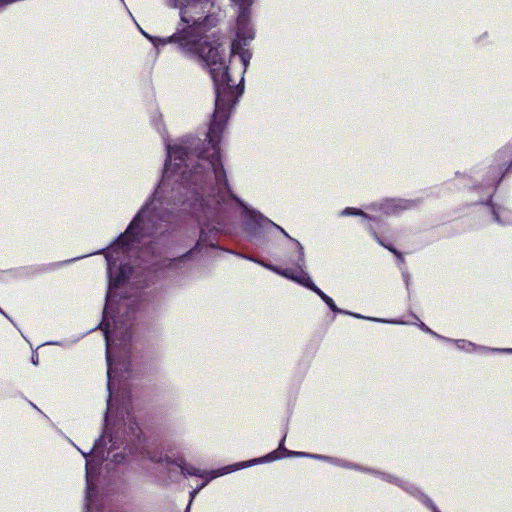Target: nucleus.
I'll use <instances>...</instances> for the list:
<instances>
[{"mask_svg": "<svg viewBox=\"0 0 512 512\" xmlns=\"http://www.w3.org/2000/svg\"><path fill=\"white\" fill-rule=\"evenodd\" d=\"M120 306H121V307H123V306H128V304H126V303H121V304H120Z\"/></svg>", "mask_w": 512, "mask_h": 512, "instance_id": "25", "label": "nucleus"}, {"mask_svg": "<svg viewBox=\"0 0 512 512\" xmlns=\"http://www.w3.org/2000/svg\"><path fill=\"white\" fill-rule=\"evenodd\" d=\"M204 479H205V481L201 485H198V487H196V489H199V491L201 489H203L207 485V483L209 482L208 481V476L204 477Z\"/></svg>", "mask_w": 512, "mask_h": 512, "instance_id": "20", "label": "nucleus"}, {"mask_svg": "<svg viewBox=\"0 0 512 512\" xmlns=\"http://www.w3.org/2000/svg\"><path fill=\"white\" fill-rule=\"evenodd\" d=\"M419 327L421 330H423L424 332L426 333H429L431 334L432 336L438 338V339H441L443 341H450L449 338H446L444 336H441L439 334H437L436 332L432 331L429 327H427L423 322H420L419 324Z\"/></svg>", "mask_w": 512, "mask_h": 512, "instance_id": "18", "label": "nucleus"}, {"mask_svg": "<svg viewBox=\"0 0 512 512\" xmlns=\"http://www.w3.org/2000/svg\"><path fill=\"white\" fill-rule=\"evenodd\" d=\"M254 0H178L186 27L166 42L178 44L188 58L208 68L215 85V111L207 137L222 134L231 109L243 93L244 73L252 54L246 48L254 39L251 6Z\"/></svg>", "mask_w": 512, "mask_h": 512, "instance_id": "2", "label": "nucleus"}, {"mask_svg": "<svg viewBox=\"0 0 512 512\" xmlns=\"http://www.w3.org/2000/svg\"><path fill=\"white\" fill-rule=\"evenodd\" d=\"M199 493V489H194L193 491H191L190 493V501H189V504L186 508V511L188 512V510L190 509V506H191V503L193 501V499L196 497V495Z\"/></svg>", "mask_w": 512, "mask_h": 512, "instance_id": "19", "label": "nucleus"}, {"mask_svg": "<svg viewBox=\"0 0 512 512\" xmlns=\"http://www.w3.org/2000/svg\"><path fill=\"white\" fill-rule=\"evenodd\" d=\"M511 160H512V154L509 156L507 162H511Z\"/></svg>", "mask_w": 512, "mask_h": 512, "instance_id": "23", "label": "nucleus"}, {"mask_svg": "<svg viewBox=\"0 0 512 512\" xmlns=\"http://www.w3.org/2000/svg\"><path fill=\"white\" fill-rule=\"evenodd\" d=\"M340 215L341 216H361L364 220L368 221V224H367V229L370 231L371 235L373 236V238L382 246L386 247L387 249H389L391 252H393L395 255H397L398 257H400V253L392 248V247H389V246H386L383 241L380 239V237L377 235L375 229L373 228L372 224L370 223L371 221H374L375 218L370 216L369 214L363 212L362 210L358 209V208H353V207H347L345 208L344 210H342L340 212Z\"/></svg>", "mask_w": 512, "mask_h": 512, "instance_id": "7", "label": "nucleus"}, {"mask_svg": "<svg viewBox=\"0 0 512 512\" xmlns=\"http://www.w3.org/2000/svg\"><path fill=\"white\" fill-rule=\"evenodd\" d=\"M140 453L143 458H147L152 462L162 463L164 461V457L161 453L152 452L148 449H143Z\"/></svg>", "mask_w": 512, "mask_h": 512, "instance_id": "15", "label": "nucleus"}, {"mask_svg": "<svg viewBox=\"0 0 512 512\" xmlns=\"http://www.w3.org/2000/svg\"><path fill=\"white\" fill-rule=\"evenodd\" d=\"M494 220L501 225H512V211L506 207H493Z\"/></svg>", "mask_w": 512, "mask_h": 512, "instance_id": "12", "label": "nucleus"}, {"mask_svg": "<svg viewBox=\"0 0 512 512\" xmlns=\"http://www.w3.org/2000/svg\"><path fill=\"white\" fill-rule=\"evenodd\" d=\"M141 430L135 421L132 410H107L104 418V433L95 441L89 454L81 452L86 458V512L94 491V476L105 460L121 463L127 454H133L141 441Z\"/></svg>", "mask_w": 512, "mask_h": 512, "instance_id": "3", "label": "nucleus"}, {"mask_svg": "<svg viewBox=\"0 0 512 512\" xmlns=\"http://www.w3.org/2000/svg\"><path fill=\"white\" fill-rule=\"evenodd\" d=\"M374 473L376 475H378L382 480L394 483L397 486L404 489L409 494L418 498L424 505H426L428 508H430L432 510V512H440L438 510V508L434 505L432 500L428 496H426L425 494L420 492L419 489L415 485L408 483L406 481H403L401 479H398V478H396L390 474H387V473L376 472V471Z\"/></svg>", "mask_w": 512, "mask_h": 512, "instance_id": "6", "label": "nucleus"}, {"mask_svg": "<svg viewBox=\"0 0 512 512\" xmlns=\"http://www.w3.org/2000/svg\"><path fill=\"white\" fill-rule=\"evenodd\" d=\"M124 4V0H120Z\"/></svg>", "mask_w": 512, "mask_h": 512, "instance_id": "26", "label": "nucleus"}, {"mask_svg": "<svg viewBox=\"0 0 512 512\" xmlns=\"http://www.w3.org/2000/svg\"><path fill=\"white\" fill-rule=\"evenodd\" d=\"M0 313H2L5 317L8 318V316L2 311V309L0 308Z\"/></svg>", "mask_w": 512, "mask_h": 512, "instance_id": "24", "label": "nucleus"}, {"mask_svg": "<svg viewBox=\"0 0 512 512\" xmlns=\"http://www.w3.org/2000/svg\"><path fill=\"white\" fill-rule=\"evenodd\" d=\"M192 250L175 258L166 259L162 262L161 268L169 271H179L182 269L183 265L189 259Z\"/></svg>", "mask_w": 512, "mask_h": 512, "instance_id": "11", "label": "nucleus"}, {"mask_svg": "<svg viewBox=\"0 0 512 512\" xmlns=\"http://www.w3.org/2000/svg\"><path fill=\"white\" fill-rule=\"evenodd\" d=\"M32 363L34 365H37L38 364V355H32Z\"/></svg>", "mask_w": 512, "mask_h": 512, "instance_id": "21", "label": "nucleus"}, {"mask_svg": "<svg viewBox=\"0 0 512 512\" xmlns=\"http://www.w3.org/2000/svg\"><path fill=\"white\" fill-rule=\"evenodd\" d=\"M138 29L140 30V32L147 38L149 39L153 45L155 47H158V45H166L168 44L169 42H166L165 40H168L169 37L167 38H158V37H153L151 35H149L148 33H146L139 25H137Z\"/></svg>", "mask_w": 512, "mask_h": 512, "instance_id": "16", "label": "nucleus"}, {"mask_svg": "<svg viewBox=\"0 0 512 512\" xmlns=\"http://www.w3.org/2000/svg\"><path fill=\"white\" fill-rule=\"evenodd\" d=\"M207 138L209 147L201 150L200 139L194 137L174 144L165 141L167 160L158 187L126 231L105 253L109 285L100 329L106 341L107 388L110 393L128 377L129 362L120 356L116 359V354L125 356L129 352L132 336L130 320L113 319V327L109 322L110 312H113L119 295L117 290L139 283L138 268L130 266L131 259L147 261L146 258L153 253V245L170 230L172 213L178 206L186 205L208 230L217 229L230 210L242 207L247 217L246 229L252 235H256L258 230L274 227L292 242L291 251L295 253V239L232 193L220 158L218 144L221 134L215 140Z\"/></svg>", "mask_w": 512, "mask_h": 512, "instance_id": "1", "label": "nucleus"}, {"mask_svg": "<svg viewBox=\"0 0 512 512\" xmlns=\"http://www.w3.org/2000/svg\"><path fill=\"white\" fill-rule=\"evenodd\" d=\"M244 258H246V259H248L250 261L256 262V263L262 265L263 267H265V268H267V269H269V270H271V271H273V272H275V273H277L279 275H281V272L283 270V269H279L278 267H276L274 265L264 263L263 261H260V260H256V259H254L252 257L244 256Z\"/></svg>", "mask_w": 512, "mask_h": 512, "instance_id": "17", "label": "nucleus"}, {"mask_svg": "<svg viewBox=\"0 0 512 512\" xmlns=\"http://www.w3.org/2000/svg\"><path fill=\"white\" fill-rule=\"evenodd\" d=\"M316 294L327 304V306L334 313L346 314V315L353 316L355 318L367 319V320H371V321H375V322H388V323H393V324H405V322H403V321H397V320L388 321V320H384V319H380V318L364 317V316H362L360 314H357V313H352V312H349V311H346V310H342V309L338 308L336 306L334 300L331 297H329L328 295H326L321 289H319L316 292Z\"/></svg>", "mask_w": 512, "mask_h": 512, "instance_id": "9", "label": "nucleus"}, {"mask_svg": "<svg viewBox=\"0 0 512 512\" xmlns=\"http://www.w3.org/2000/svg\"><path fill=\"white\" fill-rule=\"evenodd\" d=\"M410 206L409 201L402 199H386L379 203H374L370 206V209L379 211L382 214L389 215L397 213L401 210L408 209Z\"/></svg>", "mask_w": 512, "mask_h": 512, "instance_id": "8", "label": "nucleus"}, {"mask_svg": "<svg viewBox=\"0 0 512 512\" xmlns=\"http://www.w3.org/2000/svg\"><path fill=\"white\" fill-rule=\"evenodd\" d=\"M449 340H450L449 342H454L458 349L466 351V352L489 350L491 352L512 354V348H487L484 346H477L476 344H474L470 341L464 340V339H459V340L449 339Z\"/></svg>", "mask_w": 512, "mask_h": 512, "instance_id": "10", "label": "nucleus"}, {"mask_svg": "<svg viewBox=\"0 0 512 512\" xmlns=\"http://www.w3.org/2000/svg\"><path fill=\"white\" fill-rule=\"evenodd\" d=\"M311 458L312 459L321 460V461H326V462H329V463H331L333 465L341 466V467H344V468L357 469V470H363V471L365 470V469L360 468L359 466H357L355 464L346 462V461L338 459V458H333V457H330V456H325V455L317 454V455H311Z\"/></svg>", "mask_w": 512, "mask_h": 512, "instance_id": "13", "label": "nucleus"}, {"mask_svg": "<svg viewBox=\"0 0 512 512\" xmlns=\"http://www.w3.org/2000/svg\"><path fill=\"white\" fill-rule=\"evenodd\" d=\"M295 254L296 257L290 260V263L295 265L298 270L286 268L281 272V276L290 279L308 289L316 293L320 288L317 287L312 281L309 274L304 271L305 259H304V249L300 242L294 241Z\"/></svg>", "mask_w": 512, "mask_h": 512, "instance_id": "5", "label": "nucleus"}, {"mask_svg": "<svg viewBox=\"0 0 512 512\" xmlns=\"http://www.w3.org/2000/svg\"><path fill=\"white\" fill-rule=\"evenodd\" d=\"M285 438L286 436L283 437V439L281 440L280 444H279V447H278V450H275L274 452H276V455H277V459L281 458L282 456L279 455V451H284L285 453H287V456H294V457H308V458H311V455L310 453H306V452H294V451H288L284 448V441H285Z\"/></svg>", "mask_w": 512, "mask_h": 512, "instance_id": "14", "label": "nucleus"}, {"mask_svg": "<svg viewBox=\"0 0 512 512\" xmlns=\"http://www.w3.org/2000/svg\"><path fill=\"white\" fill-rule=\"evenodd\" d=\"M276 458H277L276 452H271L261 458H256V459H253L250 461H245V462H240V463L233 464V465H228L224 468L212 470V471H203V470H200L191 465H180V468H181V472L183 475L197 476L200 478H204V477L208 476V481H211L212 479H215V478L222 476L224 474H227V473H231L238 469L246 468V467L252 466L254 464H258V463L274 461V459H276Z\"/></svg>", "mask_w": 512, "mask_h": 512, "instance_id": "4", "label": "nucleus"}, {"mask_svg": "<svg viewBox=\"0 0 512 512\" xmlns=\"http://www.w3.org/2000/svg\"><path fill=\"white\" fill-rule=\"evenodd\" d=\"M493 189H494V181L489 185L488 192L491 193Z\"/></svg>", "mask_w": 512, "mask_h": 512, "instance_id": "22", "label": "nucleus"}]
</instances>
